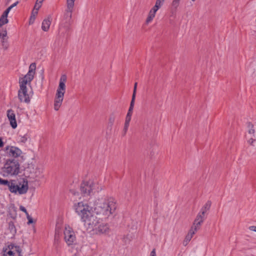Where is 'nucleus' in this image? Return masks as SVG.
<instances>
[{"mask_svg":"<svg viewBox=\"0 0 256 256\" xmlns=\"http://www.w3.org/2000/svg\"><path fill=\"white\" fill-rule=\"evenodd\" d=\"M76 212L80 216L81 220L87 227L90 230L93 234L100 235L106 234L110 232V228L107 224L99 222L96 216L91 212V208L88 204L80 202L75 206Z\"/></svg>","mask_w":256,"mask_h":256,"instance_id":"f257e3e1","label":"nucleus"},{"mask_svg":"<svg viewBox=\"0 0 256 256\" xmlns=\"http://www.w3.org/2000/svg\"><path fill=\"white\" fill-rule=\"evenodd\" d=\"M36 64L32 63L30 66L28 72L24 77L20 78V89L18 91V98L20 102L28 104L30 102V98L28 93L26 84H30L34 78L36 73Z\"/></svg>","mask_w":256,"mask_h":256,"instance_id":"f03ea898","label":"nucleus"},{"mask_svg":"<svg viewBox=\"0 0 256 256\" xmlns=\"http://www.w3.org/2000/svg\"><path fill=\"white\" fill-rule=\"evenodd\" d=\"M117 208L116 200L113 198H101L94 202V211L97 214L107 218L115 212Z\"/></svg>","mask_w":256,"mask_h":256,"instance_id":"7ed1b4c3","label":"nucleus"},{"mask_svg":"<svg viewBox=\"0 0 256 256\" xmlns=\"http://www.w3.org/2000/svg\"><path fill=\"white\" fill-rule=\"evenodd\" d=\"M0 185L8 187L11 192L19 194H26L28 188V181L24 179L18 184L15 180H8L0 178Z\"/></svg>","mask_w":256,"mask_h":256,"instance_id":"20e7f679","label":"nucleus"},{"mask_svg":"<svg viewBox=\"0 0 256 256\" xmlns=\"http://www.w3.org/2000/svg\"><path fill=\"white\" fill-rule=\"evenodd\" d=\"M20 171V164L17 160L14 159L7 160L1 168L0 173L4 176L16 175Z\"/></svg>","mask_w":256,"mask_h":256,"instance_id":"39448f33","label":"nucleus"},{"mask_svg":"<svg viewBox=\"0 0 256 256\" xmlns=\"http://www.w3.org/2000/svg\"><path fill=\"white\" fill-rule=\"evenodd\" d=\"M102 189L98 188L97 183L92 180L83 182L80 186L81 194L84 196H90L94 192H98Z\"/></svg>","mask_w":256,"mask_h":256,"instance_id":"423d86ee","label":"nucleus"},{"mask_svg":"<svg viewBox=\"0 0 256 256\" xmlns=\"http://www.w3.org/2000/svg\"><path fill=\"white\" fill-rule=\"evenodd\" d=\"M64 234V241L68 246L76 243V236L72 228L69 226H66Z\"/></svg>","mask_w":256,"mask_h":256,"instance_id":"0eeeda50","label":"nucleus"},{"mask_svg":"<svg viewBox=\"0 0 256 256\" xmlns=\"http://www.w3.org/2000/svg\"><path fill=\"white\" fill-rule=\"evenodd\" d=\"M75 0H66V9L65 11L64 18L68 21H70L72 18Z\"/></svg>","mask_w":256,"mask_h":256,"instance_id":"6e6552de","label":"nucleus"},{"mask_svg":"<svg viewBox=\"0 0 256 256\" xmlns=\"http://www.w3.org/2000/svg\"><path fill=\"white\" fill-rule=\"evenodd\" d=\"M66 74H62L60 80L59 85L56 90V94H60L64 96L66 92V85L65 82L66 81Z\"/></svg>","mask_w":256,"mask_h":256,"instance_id":"1a4fd4ad","label":"nucleus"},{"mask_svg":"<svg viewBox=\"0 0 256 256\" xmlns=\"http://www.w3.org/2000/svg\"><path fill=\"white\" fill-rule=\"evenodd\" d=\"M6 152L10 156L17 158L22 154V150L16 146H8L6 148Z\"/></svg>","mask_w":256,"mask_h":256,"instance_id":"9d476101","label":"nucleus"},{"mask_svg":"<svg viewBox=\"0 0 256 256\" xmlns=\"http://www.w3.org/2000/svg\"><path fill=\"white\" fill-rule=\"evenodd\" d=\"M6 116L10 121V125L13 128L17 127V122L16 118V114L12 109H9L6 112Z\"/></svg>","mask_w":256,"mask_h":256,"instance_id":"9b49d317","label":"nucleus"},{"mask_svg":"<svg viewBox=\"0 0 256 256\" xmlns=\"http://www.w3.org/2000/svg\"><path fill=\"white\" fill-rule=\"evenodd\" d=\"M132 111L133 110H128V112L127 113V114H126V118L124 126V130H123V136H125L128 131V126L130 125V122L131 120V117L132 116Z\"/></svg>","mask_w":256,"mask_h":256,"instance_id":"f8f14e48","label":"nucleus"},{"mask_svg":"<svg viewBox=\"0 0 256 256\" xmlns=\"http://www.w3.org/2000/svg\"><path fill=\"white\" fill-rule=\"evenodd\" d=\"M64 96L60 94H56L54 99V109L56 110H58L60 107L62 102L63 101Z\"/></svg>","mask_w":256,"mask_h":256,"instance_id":"ddd939ff","label":"nucleus"},{"mask_svg":"<svg viewBox=\"0 0 256 256\" xmlns=\"http://www.w3.org/2000/svg\"><path fill=\"white\" fill-rule=\"evenodd\" d=\"M51 24V18L50 16L48 17L47 18L44 19L42 22V28L44 32H47L50 28V26Z\"/></svg>","mask_w":256,"mask_h":256,"instance_id":"4468645a","label":"nucleus"},{"mask_svg":"<svg viewBox=\"0 0 256 256\" xmlns=\"http://www.w3.org/2000/svg\"><path fill=\"white\" fill-rule=\"evenodd\" d=\"M8 248H9L10 250H12L13 253H16L17 256H22L21 254L22 250L19 246L10 244L8 246Z\"/></svg>","mask_w":256,"mask_h":256,"instance_id":"2eb2a0df","label":"nucleus"},{"mask_svg":"<svg viewBox=\"0 0 256 256\" xmlns=\"http://www.w3.org/2000/svg\"><path fill=\"white\" fill-rule=\"evenodd\" d=\"M200 214H197L192 225L196 227V228H200V226L203 223L204 221L200 218Z\"/></svg>","mask_w":256,"mask_h":256,"instance_id":"dca6fc26","label":"nucleus"},{"mask_svg":"<svg viewBox=\"0 0 256 256\" xmlns=\"http://www.w3.org/2000/svg\"><path fill=\"white\" fill-rule=\"evenodd\" d=\"M8 230L12 236H14L16 233V230L13 222L10 221L8 222Z\"/></svg>","mask_w":256,"mask_h":256,"instance_id":"f3484780","label":"nucleus"},{"mask_svg":"<svg viewBox=\"0 0 256 256\" xmlns=\"http://www.w3.org/2000/svg\"><path fill=\"white\" fill-rule=\"evenodd\" d=\"M212 202L208 200L202 208L200 210L202 212V214H205L206 211L208 210L211 206Z\"/></svg>","mask_w":256,"mask_h":256,"instance_id":"a211bd4d","label":"nucleus"},{"mask_svg":"<svg viewBox=\"0 0 256 256\" xmlns=\"http://www.w3.org/2000/svg\"><path fill=\"white\" fill-rule=\"evenodd\" d=\"M180 1L181 0H172V9L176 12L180 4Z\"/></svg>","mask_w":256,"mask_h":256,"instance_id":"6ab92c4d","label":"nucleus"},{"mask_svg":"<svg viewBox=\"0 0 256 256\" xmlns=\"http://www.w3.org/2000/svg\"><path fill=\"white\" fill-rule=\"evenodd\" d=\"M247 127L248 128V132L250 134L254 135L255 133V130L254 128V125L250 122L247 123Z\"/></svg>","mask_w":256,"mask_h":256,"instance_id":"aec40b11","label":"nucleus"},{"mask_svg":"<svg viewBox=\"0 0 256 256\" xmlns=\"http://www.w3.org/2000/svg\"><path fill=\"white\" fill-rule=\"evenodd\" d=\"M8 38L1 40L2 45L4 50H6L9 46Z\"/></svg>","mask_w":256,"mask_h":256,"instance_id":"412c9836","label":"nucleus"},{"mask_svg":"<svg viewBox=\"0 0 256 256\" xmlns=\"http://www.w3.org/2000/svg\"><path fill=\"white\" fill-rule=\"evenodd\" d=\"M155 14L152 13H150L149 12L148 15L146 19V24H148L150 22L152 21L153 18H154Z\"/></svg>","mask_w":256,"mask_h":256,"instance_id":"4be33fe9","label":"nucleus"},{"mask_svg":"<svg viewBox=\"0 0 256 256\" xmlns=\"http://www.w3.org/2000/svg\"><path fill=\"white\" fill-rule=\"evenodd\" d=\"M0 38L1 39L8 38L7 31L6 29L0 30Z\"/></svg>","mask_w":256,"mask_h":256,"instance_id":"5701e85b","label":"nucleus"},{"mask_svg":"<svg viewBox=\"0 0 256 256\" xmlns=\"http://www.w3.org/2000/svg\"><path fill=\"white\" fill-rule=\"evenodd\" d=\"M44 0H36V4L34 6V10H38L42 6V4Z\"/></svg>","mask_w":256,"mask_h":256,"instance_id":"b1692460","label":"nucleus"},{"mask_svg":"<svg viewBox=\"0 0 256 256\" xmlns=\"http://www.w3.org/2000/svg\"><path fill=\"white\" fill-rule=\"evenodd\" d=\"M196 227L194 226V225L192 226L188 234L191 236V237L192 238L193 236L195 234L196 232L199 230L200 228L195 229Z\"/></svg>","mask_w":256,"mask_h":256,"instance_id":"393cba45","label":"nucleus"},{"mask_svg":"<svg viewBox=\"0 0 256 256\" xmlns=\"http://www.w3.org/2000/svg\"><path fill=\"white\" fill-rule=\"evenodd\" d=\"M8 22V20L7 18L3 17V16H2L0 18V28L4 24H7Z\"/></svg>","mask_w":256,"mask_h":256,"instance_id":"a878e982","label":"nucleus"},{"mask_svg":"<svg viewBox=\"0 0 256 256\" xmlns=\"http://www.w3.org/2000/svg\"><path fill=\"white\" fill-rule=\"evenodd\" d=\"M136 95H134V94H132V100H131L130 106V108L128 109L130 110H133L135 98H136Z\"/></svg>","mask_w":256,"mask_h":256,"instance_id":"bb28decb","label":"nucleus"},{"mask_svg":"<svg viewBox=\"0 0 256 256\" xmlns=\"http://www.w3.org/2000/svg\"><path fill=\"white\" fill-rule=\"evenodd\" d=\"M160 8V6H158L157 5H154L153 8L150 10V13H152L154 14H156V12L158 11V10Z\"/></svg>","mask_w":256,"mask_h":256,"instance_id":"cd10ccee","label":"nucleus"},{"mask_svg":"<svg viewBox=\"0 0 256 256\" xmlns=\"http://www.w3.org/2000/svg\"><path fill=\"white\" fill-rule=\"evenodd\" d=\"M115 120V116L114 114H111L109 118V124L110 126H112Z\"/></svg>","mask_w":256,"mask_h":256,"instance_id":"c85d7f7f","label":"nucleus"},{"mask_svg":"<svg viewBox=\"0 0 256 256\" xmlns=\"http://www.w3.org/2000/svg\"><path fill=\"white\" fill-rule=\"evenodd\" d=\"M164 1L165 0H156L155 4L160 8L162 6Z\"/></svg>","mask_w":256,"mask_h":256,"instance_id":"c756f323","label":"nucleus"},{"mask_svg":"<svg viewBox=\"0 0 256 256\" xmlns=\"http://www.w3.org/2000/svg\"><path fill=\"white\" fill-rule=\"evenodd\" d=\"M11 10L10 8L9 7L4 12V13L2 14V16L3 17L7 18L8 14L9 13L10 11Z\"/></svg>","mask_w":256,"mask_h":256,"instance_id":"7c9ffc66","label":"nucleus"},{"mask_svg":"<svg viewBox=\"0 0 256 256\" xmlns=\"http://www.w3.org/2000/svg\"><path fill=\"white\" fill-rule=\"evenodd\" d=\"M26 218L28 220V224H30L33 222V220H32V218L28 214L26 215Z\"/></svg>","mask_w":256,"mask_h":256,"instance_id":"2f4dec72","label":"nucleus"},{"mask_svg":"<svg viewBox=\"0 0 256 256\" xmlns=\"http://www.w3.org/2000/svg\"><path fill=\"white\" fill-rule=\"evenodd\" d=\"M20 210L21 211H22V212H24L26 214V215H27L28 214V212H27V210H26V208L24 206H20Z\"/></svg>","mask_w":256,"mask_h":256,"instance_id":"473e14b6","label":"nucleus"},{"mask_svg":"<svg viewBox=\"0 0 256 256\" xmlns=\"http://www.w3.org/2000/svg\"><path fill=\"white\" fill-rule=\"evenodd\" d=\"M198 214H200V219H202L203 221H204V219H205V214H202V210H200V212L198 213Z\"/></svg>","mask_w":256,"mask_h":256,"instance_id":"72a5a7b5","label":"nucleus"},{"mask_svg":"<svg viewBox=\"0 0 256 256\" xmlns=\"http://www.w3.org/2000/svg\"><path fill=\"white\" fill-rule=\"evenodd\" d=\"M198 214H200V219H202L203 221H204V219H205V214H202V210H200V212L198 213Z\"/></svg>","mask_w":256,"mask_h":256,"instance_id":"f704fd0d","label":"nucleus"},{"mask_svg":"<svg viewBox=\"0 0 256 256\" xmlns=\"http://www.w3.org/2000/svg\"><path fill=\"white\" fill-rule=\"evenodd\" d=\"M192 237H191V236L190 235H188V234L186 236V238H185V240H184V242H186V243H187L188 242H190V240L192 239Z\"/></svg>","mask_w":256,"mask_h":256,"instance_id":"c9c22d12","label":"nucleus"},{"mask_svg":"<svg viewBox=\"0 0 256 256\" xmlns=\"http://www.w3.org/2000/svg\"><path fill=\"white\" fill-rule=\"evenodd\" d=\"M256 141V140L253 139L252 138H250L248 141V143L252 146H254V142Z\"/></svg>","mask_w":256,"mask_h":256,"instance_id":"e433bc0d","label":"nucleus"},{"mask_svg":"<svg viewBox=\"0 0 256 256\" xmlns=\"http://www.w3.org/2000/svg\"><path fill=\"white\" fill-rule=\"evenodd\" d=\"M137 84H138V83L136 82H135L134 85V90H133L132 94L136 95Z\"/></svg>","mask_w":256,"mask_h":256,"instance_id":"4c0bfd02","label":"nucleus"},{"mask_svg":"<svg viewBox=\"0 0 256 256\" xmlns=\"http://www.w3.org/2000/svg\"><path fill=\"white\" fill-rule=\"evenodd\" d=\"M27 140V138L26 136H22L21 138H20V141L22 142H26Z\"/></svg>","mask_w":256,"mask_h":256,"instance_id":"58836bf2","label":"nucleus"},{"mask_svg":"<svg viewBox=\"0 0 256 256\" xmlns=\"http://www.w3.org/2000/svg\"><path fill=\"white\" fill-rule=\"evenodd\" d=\"M38 14V10H34H34L32 12V15L34 16V19L35 16H36Z\"/></svg>","mask_w":256,"mask_h":256,"instance_id":"ea45409f","label":"nucleus"},{"mask_svg":"<svg viewBox=\"0 0 256 256\" xmlns=\"http://www.w3.org/2000/svg\"><path fill=\"white\" fill-rule=\"evenodd\" d=\"M249 230L252 231L256 232V226H250L249 227Z\"/></svg>","mask_w":256,"mask_h":256,"instance_id":"a19ab883","label":"nucleus"},{"mask_svg":"<svg viewBox=\"0 0 256 256\" xmlns=\"http://www.w3.org/2000/svg\"><path fill=\"white\" fill-rule=\"evenodd\" d=\"M18 1L12 4L10 6L9 8H10V9H12L14 7L16 6L18 4Z\"/></svg>","mask_w":256,"mask_h":256,"instance_id":"79ce46f5","label":"nucleus"},{"mask_svg":"<svg viewBox=\"0 0 256 256\" xmlns=\"http://www.w3.org/2000/svg\"><path fill=\"white\" fill-rule=\"evenodd\" d=\"M150 256H156L155 250L154 249L150 252Z\"/></svg>","mask_w":256,"mask_h":256,"instance_id":"37998d69","label":"nucleus"},{"mask_svg":"<svg viewBox=\"0 0 256 256\" xmlns=\"http://www.w3.org/2000/svg\"><path fill=\"white\" fill-rule=\"evenodd\" d=\"M4 146V142L2 140V138L0 137V148Z\"/></svg>","mask_w":256,"mask_h":256,"instance_id":"c03bdc74","label":"nucleus"},{"mask_svg":"<svg viewBox=\"0 0 256 256\" xmlns=\"http://www.w3.org/2000/svg\"><path fill=\"white\" fill-rule=\"evenodd\" d=\"M6 0V4H8L12 0Z\"/></svg>","mask_w":256,"mask_h":256,"instance_id":"a18cd8bd","label":"nucleus"},{"mask_svg":"<svg viewBox=\"0 0 256 256\" xmlns=\"http://www.w3.org/2000/svg\"><path fill=\"white\" fill-rule=\"evenodd\" d=\"M32 16H30V20H32Z\"/></svg>","mask_w":256,"mask_h":256,"instance_id":"49530a36","label":"nucleus"},{"mask_svg":"<svg viewBox=\"0 0 256 256\" xmlns=\"http://www.w3.org/2000/svg\"><path fill=\"white\" fill-rule=\"evenodd\" d=\"M192 2H194L196 0H192Z\"/></svg>","mask_w":256,"mask_h":256,"instance_id":"de8ad7c7","label":"nucleus"}]
</instances>
